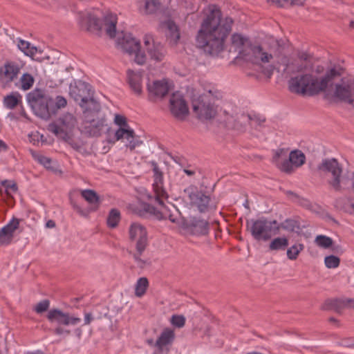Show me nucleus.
Returning <instances> with one entry per match:
<instances>
[{
	"label": "nucleus",
	"mask_w": 354,
	"mask_h": 354,
	"mask_svg": "<svg viewBox=\"0 0 354 354\" xmlns=\"http://www.w3.org/2000/svg\"><path fill=\"white\" fill-rule=\"evenodd\" d=\"M342 71L340 66H333L322 77L315 74L299 75L290 79L288 88L292 93L302 95L327 91L332 93L335 98L354 106V79L346 77L335 82Z\"/></svg>",
	"instance_id": "obj_1"
},
{
	"label": "nucleus",
	"mask_w": 354,
	"mask_h": 354,
	"mask_svg": "<svg viewBox=\"0 0 354 354\" xmlns=\"http://www.w3.org/2000/svg\"><path fill=\"white\" fill-rule=\"evenodd\" d=\"M238 54L236 59L251 63L256 66L259 71L270 78L274 70L282 71L290 74L303 71L304 66L297 61L290 62L286 57H279L277 50L272 47L268 50L259 45L252 44L250 39L241 34L234 33L231 37V49Z\"/></svg>",
	"instance_id": "obj_2"
},
{
	"label": "nucleus",
	"mask_w": 354,
	"mask_h": 354,
	"mask_svg": "<svg viewBox=\"0 0 354 354\" xmlns=\"http://www.w3.org/2000/svg\"><path fill=\"white\" fill-rule=\"evenodd\" d=\"M207 11L208 13L196 36V44L204 52L215 56L223 51L233 21L230 17L222 19L221 11L215 5L209 6Z\"/></svg>",
	"instance_id": "obj_3"
},
{
	"label": "nucleus",
	"mask_w": 354,
	"mask_h": 354,
	"mask_svg": "<svg viewBox=\"0 0 354 354\" xmlns=\"http://www.w3.org/2000/svg\"><path fill=\"white\" fill-rule=\"evenodd\" d=\"M99 13L98 10H93L80 14L79 24L88 30L104 32L109 37L114 38L118 32L117 15L107 12L100 17Z\"/></svg>",
	"instance_id": "obj_4"
},
{
	"label": "nucleus",
	"mask_w": 354,
	"mask_h": 354,
	"mask_svg": "<svg viewBox=\"0 0 354 354\" xmlns=\"http://www.w3.org/2000/svg\"><path fill=\"white\" fill-rule=\"evenodd\" d=\"M28 104L38 117L48 120L50 115L55 114L57 109L64 107L66 100L62 96H57L55 102L48 96L44 95L41 89H34L26 95Z\"/></svg>",
	"instance_id": "obj_5"
},
{
	"label": "nucleus",
	"mask_w": 354,
	"mask_h": 354,
	"mask_svg": "<svg viewBox=\"0 0 354 354\" xmlns=\"http://www.w3.org/2000/svg\"><path fill=\"white\" fill-rule=\"evenodd\" d=\"M153 189L156 194V201L159 205V214L157 217L159 219H167L168 218L171 222H176L177 219L173 217L172 209H176V207L169 204V205L165 204L163 199L167 198V194L163 186V176L161 171L156 163L153 164Z\"/></svg>",
	"instance_id": "obj_6"
},
{
	"label": "nucleus",
	"mask_w": 354,
	"mask_h": 354,
	"mask_svg": "<svg viewBox=\"0 0 354 354\" xmlns=\"http://www.w3.org/2000/svg\"><path fill=\"white\" fill-rule=\"evenodd\" d=\"M117 48L127 54L135 63L143 65L147 60L144 51L141 50L140 42L131 33L122 32L115 41Z\"/></svg>",
	"instance_id": "obj_7"
},
{
	"label": "nucleus",
	"mask_w": 354,
	"mask_h": 354,
	"mask_svg": "<svg viewBox=\"0 0 354 354\" xmlns=\"http://www.w3.org/2000/svg\"><path fill=\"white\" fill-rule=\"evenodd\" d=\"M210 96L219 98L221 94L216 89H209L207 93H203L192 100L193 111L201 120H209L217 113L216 107L209 99Z\"/></svg>",
	"instance_id": "obj_8"
},
{
	"label": "nucleus",
	"mask_w": 354,
	"mask_h": 354,
	"mask_svg": "<svg viewBox=\"0 0 354 354\" xmlns=\"http://www.w3.org/2000/svg\"><path fill=\"white\" fill-rule=\"evenodd\" d=\"M279 230L276 221H270L265 218L251 220L250 231L252 237L257 241H266L271 239Z\"/></svg>",
	"instance_id": "obj_9"
},
{
	"label": "nucleus",
	"mask_w": 354,
	"mask_h": 354,
	"mask_svg": "<svg viewBox=\"0 0 354 354\" xmlns=\"http://www.w3.org/2000/svg\"><path fill=\"white\" fill-rule=\"evenodd\" d=\"M173 88L174 83L168 78L148 80L147 82L148 99L152 102L160 101L169 94Z\"/></svg>",
	"instance_id": "obj_10"
},
{
	"label": "nucleus",
	"mask_w": 354,
	"mask_h": 354,
	"mask_svg": "<svg viewBox=\"0 0 354 354\" xmlns=\"http://www.w3.org/2000/svg\"><path fill=\"white\" fill-rule=\"evenodd\" d=\"M173 217L177 219V221L174 223H177L187 234L200 236L208 232V222L205 219L196 216H189L184 219L178 217L174 213Z\"/></svg>",
	"instance_id": "obj_11"
},
{
	"label": "nucleus",
	"mask_w": 354,
	"mask_h": 354,
	"mask_svg": "<svg viewBox=\"0 0 354 354\" xmlns=\"http://www.w3.org/2000/svg\"><path fill=\"white\" fill-rule=\"evenodd\" d=\"M76 124L75 118L66 113L60 116L57 121L49 124L48 130L56 136L66 140Z\"/></svg>",
	"instance_id": "obj_12"
},
{
	"label": "nucleus",
	"mask_w": 354,
	"mask_h": 354,
	"mask_svg": "<svg viewBox=\"0 0 354 354\" xmlns=\"http://www.w3.org/2000/svg\"><path fill=\"white\" fill-rule=\"evenodd\" d=\"M128 232L129 239L135 243L136 251L142 254L148 245V232L146 227L139 222H132Z\"/></svg>",
	"instance_id": "obj_13"
},
{
	"label": "nucleus",
	"mask_w": 354,
	"mask_h": 354,
	"mask_svg": "<svg viewBox=\"0 0 354 354\" xmlns=\"http://www.w3.org/2000/svg\"><path fill=\"white\" fill-rule=\"evenodd\" d=\"M187 194L190 203L196 207L201 213L207 212L216 207L215 203L211 198L193 187L185 189Z\"/></svg>",
	"instance_id": "obj_14"
},
{
	"label": "nucleus",
	"mask_w": 354,
	"mask_h": 354,
	"mask_svg": "<svg viewBox=\"0 0 354 354\" xmlns=\"http://www.w3.org/2000/svg\"><path fill=\"white\" fill-rule=\"evenodd\" d=\"M145 50L151 60L160 62L163 60L166 50L164 46L154 39L151 35H145L143 38Z\"/></svg>",
	"instance_id": "obj_15"
},
{
	"label": "nucleus",
	"mask_w": 354,
	"mask_h": 354,
	"mask_svg": "<svg viewBox=\"0 0 354 354\" xmlns=\"http://www.w3.org/2000/svg\"><path fill=\"white\" fill-rule=\"evenodd\" d=\"M318 168L321 171L331 174L333 179L330 181V184L335 189L337 190L340 188V177L342 171L336 159H324Z\"/></svg>",
	"instance_id": "obj_16"
},
{
	"label": "nucleus",
	"mask_w": 354,
	"mask_h": 354,
	"mask_svg": "<svg viewBox=\"0 0 354 354\" xmlns=\"http://www.w3.org/2000/svg\"><path fill=\"white\" fill-rule=\"evenodd\" d=\"M169 109L172 115L178 119H184L189 113L187 102L180 92H175L171 95Z\"/></svg>",
	"instance_id": "obj_17"
},
{
	"label": "nucleus",
	"mask_w": 354,
	"mask_h": 354,
	"mask_svg": "<svg viewBox=\"0 0 354 354\" xmlns=\"http://www.w3.org/2000/svg\"><path fill=\"white\" fill-rule=\"evenodd\" d=\"M115 138L116 140H125L124 146L130 151L134 150L142 144V141L135 133L134 130L131 127L129 129H118L115 132Z\"/></svg>",
	"instance_id": "obj_18"
},
{
	"label": "nucleus",
	"mask_w": 354,
	"mask_h": 354,
	"mask_svg": "<svg viewBox=\"0 0 354 354\" xmlns=\"http://www.w3.org/2000/svg\"><path fill=\"white\" fill-rule=\"evenodd\" d=\"M47 318L51 323H57L59 325H77L81 322V319L70 316L68 313H64L59 309H51L48 311Z\"/></svg>",
	"instance_id": "obj_19"
},
{
	"label": "nucleus",
	"mask_w": 354,
	"mask_h": 354,
	"mask_svg": "<svg viewBox=\"0 0 354 354\" xmlns=\"http://www.w3.org/2000/svg\"><path fill=\"white\" fill-rule=\"evenodd\" d=\"M84 127L85 133L89 136L97 137L101 135L106 126V120L104 116H99L97 118L90 119L86 118Z\"/></svg>",
	"instance_id": "obj_20"
},
{
	"label": "nucleus",
	"mask_w": 354,
	"mask_h": 354,
	"mask_svg": "<svg viewBox=\"0 0 354 354\" xmlns=\"http://www.w3.org/2000/svg\"><path fill=\"white\" fill-rule=\"evenodd\" d=\"M225 116V122L226 126L230 129H234L238 131H242L245 125L249 122L250 117L244 113H236L230 115L227 111H224Z\"/></svg>",
	"instance_id": "obj_21"
},
{
	"label": "nucleus",
	"mask_w": 354,
	"mask_h": 354,
	"mask_svg": "<svg viewBox=\"0 0 354 354\" xmlns=\"http://www.w3.org/2000/svg\"><path fill=\"white\" fill-rule=\"evenodd\" d=\"M19 220L12 218L0 230V243L8 244L13 238L15 231L19 227Z\"/></svg>",
	"instance_id": "obj_22"
},
{
	"label": "nucleus",
	"mask_w": 354,
	"mask_h": 354,
	"mask_svg": "<svg viewBox=\"0 0 354 354\" xmlns=\"http://www.w3.org/2000/svg\"><path fill=\"white\" fill-rule=\"evenodd\" d=\"M160 28L165 32L169 41L176 44L180 39V32L176 24L170 19L160 22Z\"/></svg>",
	"instance_id": "obj_23"
},
{
	"label": "nucleus",
	"mask_w": 354,
	"mask_h": 354,
	"mask_svg": "<svg viewBox=\"0 0 354 354\" xmlns=\"http://www.w3.org/2000/svg\"><path fill=\"white\" fill-rule=\"evenodd\" d=\"M80 105L84 109L85 118H88L90 115L95 116L100 109L99 102L93 97H82Z\"/></svg>",
	"instance_id": "obj_24"
},
{
	"label": "nucleus",
	"mask_w": 354,
	"mask_h": 354,
	"mask_svg": "<svg viewBox=\"0 0 354 354\" xmlns=\"http://www.w3.org/2000/svg\"><path fill=\"white\" fill-rule=\"evenodd\" d=\"M128 83L131 88L137 95L142 93V74L139 71L128 70L127 71Z\"/></svg>",
	"instance_id": "obj_25"
},
{
	"label": "nucleus",
	"mask_w": 354,
	"mask_h": 354,
	"mask_svg": "<svg viewBox=\"0 0 354 354\" xmlns=\"http://www.w3.org/2000/svg\"><path fill=\"white\" fill-rule=\"evenodd\" d=\"M174 332L173 330L170 328H165L160 336L157 339L155 346L160 351H162L165 348H167L168 346L171 344L174 339Z\"/></svg>",
	"instance_id": "obj_26"
},
{
	"label": "nucleus",
	"mask_w": 354,
	"mask_h": 354,
	"mask_svg": "<svg viewBox=\"0 0 354 354\" xmlns=\"http://www.w3.org/2000/svg\"><path fill=\"white\" fill-rule=\"evenodd\" d=\"M7 82H11L16 78L19 73V66L14 62H7L1 69Z\"/></svg>",
	"instance_id": "obj_27"
},
{
	"label": "nucleus",
	"mask_w": 354,
	"mask_h": 354,
	"mask_svg": "<svg viewBox=\"0 0 354 354\" xmlns=\"http://www.w3.org/2000/svg\"><path fill=\"white\" fill-rule=\"evenodd\" d=\"M283 152V149L277 150L276 151L274 157L273 158L274 161L280 170L286 173H290L294 170L295 167L290 160V158H288V160H284L283 162L280 161L279 156Z\"/></svg>",
	"instance_id": "obj_28"
},
{
	"label": "nucleus",
	"mask_w": 354,
	"mask_h": 354,
	"mask_svg": "<svg viewBox=\"0 0 354 354\" xmlns=\"http://www.w3.org/2000/svg\"><path fill=\"white\" fill-rule=\"evenodd\" d=\"M22 96L18 92H12L3 98V106L8 109H13L21 103Z\"/></svg>",
	"instance_id": "obj_29"
},
{
	"label": "nucleus",
	"mask_w": 354,
	"mask_h": 354,
	"mask_svg": "<svg viewBox=\"0 0 354 354\" xmlns=\"http://www.w3.org/2000/svg\"><path fill=\"white\" fill-rule=\"evenodd\" d=\"M18 48L26 55L34 57L38 51V48L32 45L29 41L19 39L17 41Z\"/></svg>",
	"instance_id": "obj_30"
},
{
	"label": "nucleus",
	"mask_w": 354,
	"mask_h": 354,
	"mask_svg": "<svg viewBox=\"0 0 354 354\" xmlns=\"http://www.w3.org/2000/svg\"><path fill=\"white\" fill-rule=\"evenodd\" d=\"M289 158L295 168L303 165L306 160V156L300 150H293L289 154Z\"/></svg>",
	"instance_id": "obj_31"
},
{
	"label": "nucleus",
	"mask_w": 354,
	"mask_h": 354,
	"mask_svg": "<svg viewBox=\"0 0 354 354\" xmlns=\"http://www.w3.org/2000/svg\"><path fill=\"white\" fill-rule=\"evenodd\" d=\"M149 286V281L146 277L139 278L135 284V295L138 297H142Z\"/></svg>",
	"instance_id": "obj_32"
},
{
	"label": "nucleus",
	"mask_w": 354,
	"mask_h": 354,
	"mask_svg": "<svg viewBox=\"0 0 354 354\" xmlns=\"http://www.w3.org/2000/svg\"><path fill=\"white\" fill-rule=\"evenodd\" d=\"M288 245V239L286 237H277L272 239L270 243V250H282Z\"/></svg>",
	"instance_id": "obj_33"
},
{
	"label": "nucleus",
	"mask_w": 354,
	"mask_h": 354,
	"mask_svg": "<svg viewBox=\"0 0 354 354\" xmlns=\"http://www.w3.org/2000/svg\"><path fill=\"white\" fill-rule=\"evenodd\" d=\"M315 243L323 249H328L333 243V239L326 235H317L315 239Z\"/></svg>",
	"instance_id": "obj_34"
},
{
	"label": "nucleus",
	"mask_w": 354,
	"mask_h": 354,
	"mask_svg": "<svg viewBox=\"0 0 354 354\" xmlns=\"http://www.w3.org/2000/svg\"><path fill=\"white\" fill-rule=\"evenodd\" d=\"M304 246L302 243H295L288 248L286 252L287 257L290 260H295L297 259L300 252L304 250Z\"/></svg>",
	"instance_id": "obj_35"
},
{
	"label": "nucleus",
	"mask_w": 354,
	"mask_h": 354,
	"mask_svg": "<svg viewBox=\"0 0 354 354\" xmlns=\"http://www.w3.org/2000/svg\"><path fill=\"white\" fill-rule=\"evenodd\" d=\"M30 153L32 158L37 161L39 164L43 165L46 169H52L51 159L48 157L44 156V155L36 152L35 151H30Z\"/></svg>",
	"instance_id": "obj_36"
},
{
	"label": "nucleus",
	"mask_w": 354,
	"mask_h": 354,
	"mask_svg": "<svg viewBox=\"0 0 354 354\" xmlns=\"http://www.w3.org/2000/svg\"><path fill=\"white\" fill-rule=\"evenodd\" d=\"M144 2V12L146 14H152L156 12L160 6V0H142Z\"/></svg>",
	"instance_id": "obj_37"
},
{
	"label": "nucleus",
	"mask_w": 354,
	"mask_h": 354,
	"mask_svg": "<svg viewBox=\"0 0 354 354\" xmlns=\"http://www.w3.org/2000/svg\"><path fill=\"white\" fill-rule=\"evenodd\" d=\"M120 220V213L116 209H112L107 218V225L109 227H115Z\"/></svg>",
	"instance_id": "obj_38"
},
{
	"label": "nucleus",
	"mask_w": 354,
	"mask_h": 354,
	"mask_svg": "<svg viewBox=\"0 0 354 354\" xmlns=\"http://www.w3.org/2000/svg\"><path fill=\"white\" fill-rule=\"evenodd\" d=\"M34 82H35V79L32 75L27 73H24L20 79V82H21L20 88L23 91H27L32 86Z\"/></svg>",
	"instance_id": "obj_39"
},
{
	"label": "nucleus",
	"mask_w": 354,
	"mask_h": 354,
	"mask_svg": "<svg viewBox=\"0 0 354 354\" xmlns=\"http://www.w3.org/2000/svg\"><path fill=\"white\" fill-rule=\"evenodd\" d=\"M82 196L89 203L95 204L99 198L95 192L91 189H84L81 192Z\"/></svg>",
	"instance_id": "obj_40"
},
{
	"label": "nucleus",
	"mask_w": 354,
	"mask_h": 354,
	"mask_svg": "<svg viewBox=\"0 0 354 354\" xmlns=\"http://www.w3.org/2000/svg\"><path fill=\"white\" fill-rule=\"evenodd\" d=\"M340 263V259L338 257L335 255H328L324 258L325 266L328 269L337 268Z\"/></svg>",
	"instance_id": "obj_41"
},
{
	"label": "nucleus",
	"mask_w": 354,
	"mask_h": 354,
	"mask_svg": "<svg viewBox=\"0 0 354 354\" xmlns=\"http://www.w3.org/2000/svg\"><path fill=\"white\" fill-rule=\"evenodd\" d=\"M306 0H267L268 2L274 3L279 7H283L286 5L301 6Z\"/></svg>",
	"instance_id": "obj_42"
},
{
	"label": "nucleus",
	"mask_w": 354,
	"mask_h": 354,
	"mask_svg": "<svg viewBox=\"0 0 354 354\" xmlns=\"http://www.w3.org/2000/svg\"><path fill=\"white\" fill-rule=\"evenodd\" d=\"M114 124L118 127V129H129L131 127L127 123L126 118L120 114L115 115Z\"/></svg>",
	"instance_id": "obj_43"
},
{
	"label": "nucleus",
	"mask_w": 354,
	"mask_h": 354,
	"mask_svg": "<svg viewBox=\"0 0 354 354\" xmlns=\"http://www.w3.org/2000/svg\"><path fill=\"white\" fill-rule=\"evenodd\" d=\"M170 322L176 328H182L185 324V318L183 315H174L171 317Z\"/></svg>",
	"instance_id": "obj_44"
},
{
	"label": "nucleus",
	"mask_w": 354,
	"mask_h": 354,
	"mask_svg": "<svg viewBox=\"0 0 354 354\" xmlns=\"http://www.w3.org/2000/svg\"><path fill=\"white\" fill-rule=\"evenodd\" d=\"M1 184L5 187L6 192L8 195H11L17 191V186L13 182L9 180H3L2 181Z\"/></svg>",
	"instance_id": "obj_45"
},
{
	"label": "nucleus",
	"mask_w": 354,
	"mask_h": 354,
	"mask_svg": "<svg viewBox=\"0 0 354 354\" xmlns=\"http://www.w3.org/2000/svg\"><path fill=\"white\" fill-rule=\"evenodd\" d=\"M50 302L47 299H44L39 302L35 307L34 310L37 313H42L48 310Z\"/></svg>",
	"instance_id": "obj_46"
},
{
	"label": "nucleus",
	"mask_w": 354,
	"mask_h": 354,
	"mask_svg": "<svg viewBox=\"0 0 354 354\" xmlns=\"http://www.w3.org/2000/svg\"><path fill=\"white\" fill-rule=\"evenodd\" d=\"M141 255L142 254L138 253L137 251L136 253L134 254V259L138 266H140V268H145L147 266H149L151 264V261L149 259H142L141 257Z\"/></svg>",
	"instance_id": "obj_47"
},
{
	"label": "nucleus",
	"mask_w": 354,
	"mask_h": 354,
	"mask_svg": "<svg viewBox=\"0 0 354 354\" xmlns=\"http://www.w3.org/2000/svg\"><path fill=\"white\" fill-rule=\"evenodd\" d=\"M283 227L288 230H294V221L286 220L283 223Z\"/></svg>",
	"instance_id": "obj_48"
},
{
	"label": "nucleus",
	"mask_w": 354,
	"mask_h": 354,
	"mask_svg": "<svg viewBox=\"0 0 354 354\" xmlns=\"http://www.w3.org/2000/svg\"><path fill=\"white\" fill-rule=\"evenodd\" d=\"M93 319V315L90 313H85L84 315V324L88 325L89 324Z\"/></svg>",
	"instance_id": "obj_49"
},
{
	"label": "nucleus",
	"mask_w": 354,
	"mask_h": 354,
	"mask_svg": "<svg viewBox=\"0 0 354 354\" xmlns=\"http://www.w3.org/2000/svg\"><path fill=\"white\" fill-rule=\"evenodd\" d=\"M55 333L57 335H62L64 333H69L68 330H64L62 328L58 326L55 329Z\"/></svg>",
	"instance_id": "obj_50"
},
{
	"label": "nucleus",
	"mask_w": 354,
	"mask_h": 354,
	"mask_svg": "<svg viewBox=\"0 0 354 354\" xmlns=\"http://www.w3.org/2000/svg\"><path fill=\"white\" fill-rule=\"evenodd\" d=\"M8 149L7 144L2 140L0 139V152L6 151Z\"/></svg>",
	"instance_id": "obj_51"
},
{
	"label": "nucleus",
	"mask_w": 354,
	"mask_h": 354,
	"mask_svg": "<svg viewBox=\"0 0 354 354\" xmlns=\"http://www.w3.org/2000/svg\"><path fill=\"white\" fill-rule=\"evenodd\" d=\"M183 171L187 175V176H193L195 174V171L192 169H184Z\"/></svg>",
	"instance_id": "obj_52"
},
{
	"label": "nucleus",
	"mask_w": 354,
	"mask_h": 354,
	"mask_svg": "<svg viewBox=\"0 0 354 354\" xmlns=\"http://www.w3.org/2000/svg\"><path fill=\"white\" fill-rule=\"evenodd\" d=\"M342 344L344 346H346V347H349V348H354V343H348V342L346 341H344L342 343Z\"/></svg>",
	"instance_id": "obj_53"
},
{
	"label": "nucleus",
	"mask_w": 354,
	"mask_h": 354,
	"mask_svg": "<svg viewBox=\"0 0 354 354\" xmlns=\"http://www.w3.org/2000/svg\"><path fill=\"white\" fill-rule=\"evenodd\" d=\"M345 304L354 308V299H346L345 301Z\"/></svg>",
	"instance_id": "obj_54"
},
{
	"label": "nucleus",
	"mask_w": 354,
	"mask_h": 354,
	"mask_svg": "<svg viewBox=\"0 0 354 354\" xmlns=\"http://www.w3.org/2000/svg\"><path fill=\"white\" fill-rule=\"evenodd\" d=\"M351 214H354V203L350 205L349 209H347Z\"/></svg>",
	"instance_id": "obj_55"
},
{
	"label": "nucleus",
	"mask_w": 354,
	"mask_h": 354,
	"mask_svg": "<svg viewBox=\"0 0 354 354\" xmlns=\"http://www.w3.org/2000/svg\"><path fill=\"white\" fill-rule=\"evenodd\" d=\"M46 226L48 227H53L55 226V223L53 221H48L46 223Z\"/></svg>",
	"instance_id": "obj_56"
},
{
	"label": "nucleus",
	"mask_w": 354,
	"mask_h": 354,
	"mask_svg": "<svg viewBox=\"0 0 354 354\" xmlns=\"http://www.w3.org/2000/svg\"><path fill=\"white\" fill-rule=\"evenodd\" d=\"M75 333L77 335V336L80 337L82 335V330L80 328H77L75 330Z\"/></svg>",
	"instance_id": "obj_57"
},
{
	"label": "nucleus",
	"mask_w": 354,
	"mask_h": 354,
	"mask_svg": "<svg viewBox=\"0 0 354 354\" xmlns=\"http://www.w3.org/2000/svg\"><path fill=\"white\" fill-rule=\"evenodd\" d=\"M196 10V7L194 5H192L190 8L187 9V12L189 13V12H194V10Z\"/></svg>",
	"instance_id": "obj_58"
},
{
	"label": "nucleus",
	"mask_w": 354,
	"mask_h": 354,
	"mask_svg": "<svg viewBox=\"0 0 354 354\" xmlns=\"http://www.w3.org/2000/svg\"><path fill=\"white\" fill-rule=\"evenodd\" d=\"M27 354H43V353L41 351H35V352L28 353Z\"/></svg>",
	"instance_id": "obj_59"
},
{
	"label": "nucleus",
	"mask_w": 354,
	"mask_h": 354,
	"mask_svg": "<svg viewBox=\"0 0 354 354\" xmlns=\"http://www.w3.org/2000/svg\"><path fill=\"white\" fill-rule=\"evenodd\" d=\"M147 342H148L149 344H153V342L152 339H149V340L147 341Z\"/></svg>",
	"instance_id": "obj_60"
},
{
	"label": "nucleus",
	"mask_w": 354,
	"mask_h": 354,
	"mask_svg": "<svg viewBox=\"0 0 354 354\" xmlns=\"http://www.w3.org/2000/svg\"><path fill=\"white\" fill-rule=\"evenodd\" d=\"M351 25L353 28H354V21H351Z\"/></svg>",
	"instance_id": "obj_61"
},
{
	"label": "nucleus",
	"mask_w": 354,
	"mask_h": 354,
	"mask_svg": "<svg viewBox=\"0 0 354 354\" xmlns=\"http://www.w3.org/2000/svg\"><path fill=\"white\" fill-rule=\"evenodd\" d=\"M330 321H335V319L333 318H331Z\"/></svg>",
	"instance_id": "obj_62"
}]
</instances>
